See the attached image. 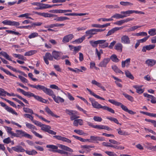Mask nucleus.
Here are the masks:
<instances>
[{"mask_svg": "<svg viewBox=\"0 0 156 156\" xmlns=\"http://www.w3.org/2000/svg\"><path fill=\"white\" fill-rule=\"evenodd\" d=\"M134 13L136 14H144V12L141 11L134 10H128L125 11H124L121 12V13L122 15V18L129 16L130 14H131Z\"/></svg>", "mask_w": 156, "mask_h": 156, "instance_id": "obj_5", "label": "nucleus"}, {"mask_svg": "<svg viewBox=\"0 0 156 156\" xmlns=\"http://www.w3.org/2000/svg\"><path fill=\"white\" fill-rule=\"evenodd\" d=\"M112 19L113 18H115L116 19H119L120 18H122V17L121 13V14L115 13L112 16Z\"/></svg>", "mask_w": 156, "mask_h": 156, "instance_id": "obj_56", "label": "nucleus"}, {"mask_svg": "<svg viewBox=\"0 0 156 156\" xmlns=\"http://www.w3.org/2000/svg\"><path fill=\"white\" fill-rule=\"evenodd\" d=\"M120 4L121 5L124 6L132 5H133V4L132 3L128 2L121 1L120 2Z\"/></svg>", "mask_w": 156, "mask_h": 156, "instance_id": "obj_51", "label": "nucleus"}, {"mask_svg": "<svg viewBox=\"0 0 156 156\" xmlns=\"http://www.w3.org/2000/svg\"><path fill=\"white\" fill-rule=\"evenodd\" d=\"M69 19V18L66 16H60L57 17L56 19H55V20L58 21H62Z\"/></svg>", "mask_w": 156, "mask_h": 156, "instance_id": "obj_44", "label": "nucleus"}, {"mask_svg": "<svg viewBox=\"0 0 156 156\" xmlns=\"http://www.w3.org/2000/svg\"><path fill=\"white\" fill-rule=\"evenodd\" d=\"M86 89L89 92L90 94L91 95H93L94 97L100 99L102 100H105V99L103 98H102L96 94H95L93 92H92L90 89H88V88H87Z\"/></svg>", "mask_w": 156, "mask_h": 156, "instance_id": "obj_33", "label": "nucleus"}, {"mask_svg": "<svg viewBox=\"0 0 156 156\" xmlns=\"http://www.w3.org/2000/svg\"><path fill=\"white\" fill-rule=\"evenodd\" d=\"M39 36V34L37 32H32L30 34L28 37L29 39L34 38L38 37Z\"/></svg>", "mask_w": 156, "mask_h": 156, "instance_id": "obj_41", "label": "nucleus"}, {"mask_svg": "<svg viewBox=\"0 0 156 156\" xmlns=\"http://www.w3.org/2000/svg\"><path fill=\"white\" fill-rule=\"evenodd\" d=\"M12 149L17 152H23L25 151V150L20 146H17L12 147Z\"/></svg>", "mask_w": 156, "mask_h": 156, "instance_id": "obj_26", "label": "nucleus"}, {"mask_svg": "<svg viewBox=\"0 0 156 156\" xmlns=\"http://www.w3.org/2000/svg\"><path fill=\"white\" fill-rule=\"evenodd\" d=\"M31 14L30 13H27L20 15L18 17H25L26 19H30L33 20L32 18L29 16Z\"/></svg>", "mask_w": 156, "mask_h": 156, "instance_id": "obj_45", "label": "nucleus"}, {"mask_svg": "<svg viewBox=\"0 0 156 156\" xmlns=\"http://www.w3.org/2000/svg\"><path fill=\"white\" fill-rule=\"evenodd\" d=\"M85 33L86 34V36H87L88 35L90 36L88 38V39L91 37L92 35L95 34H96L95 31V29H92L88 30L86 31Z\"/></svg>", "mask_w": 156, "mask_h": 156, "instance_id": "obj_31", "label": "nucleus"}, {"mask_svg": "<svg viewBox=\"0 0 156 156\" xmlns=\"http://www.w3.org/2000/svg\"><path fill=\"white\" fill-rule=\"evenodd\" d=\"M123 27H114L109 31L107 33V34L106 35L107 36H109L110 35H111L112 34H114L115 32L116 31L120 30L122 29L123 28Z\"/></svg>", "mask_w": 156, "mask_h": 156, "instance_id": "obj_27", "label": "nucleus"}, {"mask_svg": "<svg viewBox=\"0 0 156 156\" xmlns=\"http://www.w3.org/2000/svg\"><path fill=\"white\" fill-rule=\"evenodd\" d=\"M36 89L39 90H42L48 95L51 90V89L48 88L44 86L40 85H37Z\"/></svg>", "mask_w": 156, "mask_h": 156, "instance_id": "obj_14", "label": "nucleus"}, {"mask_svg": "<svg viewBox=\"0 0 156 156\" xmlns=\"http://www.w3.org/2000/svg\"><path fill=\"white\" fill-rule=\"evenodd\" d=\"M155 45L152 44H150L147 45L143 47L142 49V51L143 52H145L146 50H150L152 49L155 47Z\"/></svg>", "mask_w": 156, "mask_h": 156, "instance_id": "obj_30", "label": "nucleus"}, {"mask_svg": "<svg viewBox=\"0 0 156 156\" xmlns=\"http://www.w3.org/2000/svg\"><path fill=\"white\" fill-rule=\"evenodd\" d=\"M61 54L62 53L60 52L53 51L52 53L53 59L54 58L56 60H59L61 58Z\"/></svg>", "mask_w": 156, "mask_h": 156, "instance_id": "obj_17", "label": "nucleus"}, {"mask_svg": "<svg viewBox=\"0 0 156 156\" xmlns=\"http://www.w3.org/2000/svg\"><path fill=\"white\" fill-rule=\"evenodd\" d=\"M110 61L109 58H105L99 63L98 66L101 67H106Z\"/></svg>", "mask_w": 156, "mask_h": 156, "instance_id": "obj_19", "label": "nucleus"}, {"mask_svg": "<svg viewBox=\"0 0 156 156\" xmlns=\"http://www.w3.org/2000/svg\"><path fill=\"white\" fill-rule=\"evenodd\" d=\"M148 33L150 35L152 36L156 35V29L152 28L150 29L148 31Z\"/></svg>", "mask_w": 156, "mask_h": 156, "instance_id": "obj_46", "label": "nucleus"}, {"mask_svg": "<svg viewBox=\"0 0 156 156\" xmlns=\"http://www.w3.org/2000/svg\"><path fill=\"white\" fill-rule=\"evenodd\" d=\"M12 55L14 57L18 58L22 60H24V57L23 55L20 54H13Z\"/></svg>", "mask_w": 156, "mask_h": 156, "instance_id": "obj_53", "label": "nucleus"}, {"mask_svg": "<svg viewBox=\"0 0 156 156\" xmlns=\"http://www.w3.org/2000/svg\"><path fill=\"white\" fill-rule=\"evenodd\" d=\"M37 52V51L35 50H30L26 52L24 55L25 56H30L35 54Z\"/></svg>", "mask_w": 156, "mask_h": 156, "instance_id": "obj_40", "label": "nucleus"}, {"mask_svg": "<svg viewBox=\"0 0 156 156\" xmlns=\"http://www.w3.org/2000/svg\"><path fill=\"white\" fill-rule=\"evenodd\" d=\"M16 132V133H15L14 137L20 138L24 137L29 139L32 138V136L22 130L17 129Z\"/></svg>", "mask_w": 156, "mask_h": 156, "instance_id": "obj_3", "label": "nucleus"}, {"mask_svg": "<svg viewBox=\"0 0 156 156\" xmlns=\"http://www.w3.org/2000/svg\"><path fill=\"white\" fill-rule=\"evenodd\" d=\"M112 68L114 71L117 73H120L123 74V72L121 71L116 65H113L112 66Z\"/></svg>", "mask_w": 156, "mask_h": 156, "instance_id": "obj_35", "label": "nucleus"}, {"mask_svg": "<svg viewBox=\"0 0 156 156\" xmlns=\"http://www.w3.org/2000/svg\"><path fill=\"white\" fill-rule=\"evenodd\" d=\"M143 94L144 97L148 98V99H147L148 101H149L150 99H151V103L153 104H155L156 103V98L154 96L152 95L146 93H144Z\"/></svg>", "mask_w": 156, "mask_h": 156, "instance_id": "obj_18", "label": "nucleus"}, {"mask_svg": "<svg viewBox=\"0 0 156 156\" xmlns=\"http://www.w3.org/2000/svg\"><path fill=\"white\" fill-rule=\"evenodd\" d=\"M118 133L120 135L126 136L129 135V133L127 132L122 131L120 129H119L118 130Z\"/></svg>", "mask_w": 156, "mask_h": 156, "instance_id": "obj_58", "label": "nucleus"}, {"mask_svg": "<svg viewBox=\"0 0 156 156\" xmlns=\"http://www.w3.org/2000/svg\"><path fill=\"white\" fill-rule=\"evenodd\" d=\"M96 53L98 57V59L99 60L101 59V54L103 53V51L101 50H100L98 51L97 49H96Z\"/></svg>", "mask_w": 156, "mask_h": 156, "instance_id": "obj_57", "label": "nucleus"}, {"mask_svg": "<svg viewBox=\"0 0 156 156\" xmlns=\"http://www.w3.org/2000/svg\"><path fill=\"white\" fill-rule=\"evenodd\" d=\"M105 153L109 156H118L114 152L110 151H105Z\"/></svg>", "mask_w": 156, "mask_h": 156, "instance_id": "obj_60", "label": "nucleus"}, {"mask_svg": "<svg viewBox=\"0 0 156 156\" xmlns=\"http://www.w3.org/2000/svg\"><path fill=\"white\" fill-rule=\"evenodd\" d=\"M49 95L51 96L55 101L57 103H63L64 102L65 100L61 97L56 96L54 94L53 91L51 90L48 94Z\"/></svg>", "mask_w": 156, "mask_h": 156, "instance_id": "obj_7", "label": "nucleus"}, {"mask_svg": "<svg viewBox=\"0 0 156 156\" xmlns=\"http://www.w3.org/2000/svg\"><path fill=\"white\" fill-rule=\"evenodd\" d=\"M62 4H54L52 5H50L48 4H42V3H40V9H47L50 8H52V7L55 6H58L61 5Z\"/></svg>", "mask_w": 156, "mask_h": 156, "instance_id": "obj_15", "label": "nucleus"}, {"mask_svg": "<svg viewBox=\"0 0 156 156\" xmlns=\"http://www.w3.org/2000/svg\"><path fill=\"white\" fill-rule=\"evenodd\" d=\"M26 153L30 155H34L37 154V153L35 150H25Z\"/></svg>", "mask_w": 156, "mask_h": 156, "instance_id": "obj_37", "label": "nucleus"}, {"mask_svg": "<svg viewBox=\"0 0 156 156\" xmlns=\"http://www.w3.org/2000/svg\"><path fill=\"white\" fill-rule=\"evenodd\" d=\"M4 127L8 134L14 137L15 133L12 131V129L11 127L7 126H4Z\"/></svg>", "mask_w": 156, "mask_h": 156, "instance_id": "obj_34", "label": "nucleus"}, {"mask_svg": "<svg viewBox=\"0 0 156 156\" xmlns=\"http://www.w3.org/2000/svg\"><path fill=\"white\" fill-rule=\"evenodd\" d=\"M74 120L73 125L74 126H78L79 125L81 126L83 124V121L82 119H76Z\"/></svg>", "mask_w": 156, "mask_h": 156, "instance_id": "obj_23", "label": "nucleus"}, {"mask_svg": "<svg viewBox=\"0 0 156 156\" xmlns=\"http://www.w3.org/2000/svg\"><path fill=\"white\" fill-rule=\"evenodd\" d=\"M54 137L57 140H62L63 141L69 143L71 142V141L70 140L61 136L56 135L54 136Z\"/></svg>", "mask_w": 156, "mask_h": 156, "instance_id": "obj_20", "label": "nucleus"}, {"mask_svg": "<svg viewBox=\"0 0 156 156\" xmlns=\"http://www.w3.org/2000/svg\"><path fill=\"white\" fill-rule=\"evenodd\" d=\"M0 53L1 55L3 56L7 59L9 61H12L10 57L6 52L1 51L0 52Z\"/></svg>", "mask_w": 156, "mask_h": 156, "instance_id": "obj_43", "label": "nucleus"}, {"mask_svg": "<svg viewBox=\"0 0 156 156\" xmlns=\"http://www.w3.org/2000/svg\"><path fill=\"white\" fill-rule=\"evenodd\" d=\"M141 27V26H134L132 27H130V28H129L128 29V30L129 31H134V30H136V29L139 28L140 27Z\"/></svg>", "mask_w": 156, "mask_h": 156, "instance_id": "obj_63", "label": "nucleus"}, {"mask_svg": "<svg viewBox=\"0 0 156 156\" xmlns=\"http://www.w3.org/2000/svg\"><path fill=\"white\" fill-rule=\"evenodd\" d=\"M45 110L46 112L49 115H50L54 117L55 118H59V116L55 114L52 112L48 107H47L45 108Z\"/></svg>", "mask_w": 156, "mask_h": 156, "instance_id": "obj_36", "label": "nucleus"}, {"mask_svg": "<svg viewBox=\"0 0 156 156\" xmlns=\"http://www.w3.org/2000/svg\"><path fill=\"white\" fill-rule=\"evenodd\" d=\"M115 49L116 50L121 52L122 51V45L120 43L117 44L115 46Z\"/></svg>", "mask_w": 156, "mask_h": 156, "instance_id": "obj_42", "label": "nucleus"}, {"mask_svg": "<svg viewBox=\"0 0 156 156\" xmlns=\"http://www.w3.org/2000/svg\"><path fill=\"white\" fill-rule=\"evenodd\" d=\"M41 127L42 130L50 134L55 135L56 134V132L50 129H51V127L49 126L42 124Z\"/></svg>", "mask_w": 156, "mask_h": 156, "instance_id": "obj_8", "label": "nucleus"}, {"mask_svg": "<svg viewBox=\"0 0 156 156\" xmlns=\"http://www.w3.org/2000/svg\"><path fill=\"white\" fill-rule=\"evenodd\" d=\"M25 124L27 127L30 129L31 131L32 132V131H34V130H37L36 128L33 125L27 122H25Z\"/></svg>", "mask_w": 156, "mask_h": 156, "instance_id": "obj_32", "label": "nucleus"}, {"mask_svg": "<svg viewBox=\"0 0 156 156\" xmlns=\"http://www.w3.org/2000/svg\"><path fill=\"white\" fill-rule=\"evenodd\" d=\"M24 95L26 96L28 98L33 97L34 98L37 100L43 103H45L46 102V101L45 99H43L41 97L35 95L33 93L30 92H25Z\"/></svg>", "mask_w": 156, "mask_h": 156, "instance_id": "obj_6", "label": "nucleus"}, {"mask_svg": "<svg viewBox=\"0 0 156 156\" xmlns=\"http://www.w3.org/2000/svg\"><path fill=\"white\" fill-rule=\"evenodd\" d=\"M55 151L58 153L63 155L64 156H68V153L67 152L62 150H58Z\"/></svg>", "mask_w": 156, "mask_h": 156, "instance_id": "obj_52", "label": "nucleus"}, {"mask_svg": "<svg viewBox=\"0 0 156 156\" xmlns=\"http://www.w3.org/2000/svg\"><path fill=\"white\" fill-rule=\"evenodd\" d=\"M85 37L83 36L78 39H76L74 41H73V44H79L81 43L85 39Z\"/></svg>", "mask_w": 156, "mask_h": 156, "instance_id": "obj_39", "label": "nucleus"}, {"mask_svg": "<svg viewBox=\"0 0 156 156\" xmlns=\"http://www.w3.org/2000/svg\"><path fill=\"white\" fill-rule=\"evenodd\" d=\"M156 61L154 59H148L146 61V63L149 66H152L156 64Z\"/></svg>", "mask_w": 156, "mask_h": 156, "instance_id": "obj_29", "label": "nucleus"}, {"mask_svg": "<svg viewBox=\"0 0 156 156\" xmlns=\"http://www.w3.org/2000/svg\"><path fill=\"white\" fill-rule=\"evenodd\" d=\"M7 92L4 89L0 88V96H5L7 95Z\"/></svg>", "mask_w": 156, "mask_h": 156, "instance_id": "obj_61", "label": "nucleus"}, {"mask_svg": "<svg viewBox=\"0 0 156 156\" xmlns=\"http://www.w3.org/2000/svg\"><path fill=\"white\" fill-rule=\"evenodd\" d=\"M93 147L87 145H82L80 147V150L79 151V152L80 153L83 154L84 153H87L91 151V148Z\"/></svg>", "mask_w": 156, "mask_h": 156, "instance_id": "obj_9", "label": "nucleus"}, {"mask_svg": "<svg viewBox=\"0 0 156 156\" xmlns=\"http://www.w3.org/2000/svg\"><path fill=\"white\" fill-rule=\"evenodd\" d=\"M36 14H37L38 15H40L41 16H43L45 17H48V13H45V12H36L35 13Z\"/></svg>", "mask_w": 156, "mask_h": 156, "instance_id": "obj_64", "label": "nucleus"}, {"mask_svg": "<svg viewBox=\"0 0 156 156\" xmlns=\"http://www.w3.org/2000/svg\"><path fill=\"white\" fill-rule=\"evenodd\" d=\"M46 147L50 149L49 151H52L56 152L55 151L58 150V147L64 151H67L71 152H73V150L70 148L66 146L61 144H58V146L53 145H48L46 146Z\"/></svg>", "mask_w": 156, "mask_h": 156, "instance_id": "obj_1", "label": "nucleus"}, {"mask_svg": "<svg viewBox=\"0 0 156 156\" xmlns=\"http://www.w3.org/2000/svg\"><path fill=\"white\" fill-rule=\"evenodd\" d=\"M123 95L129 100L131 102H133V98L132 97L126 93H123Z\"/></svg>", "mask_w": 156, "mask_h": 156, "instance_id": "obj_54", "label": "nucleus"}, {"mask_svg": "<svg viewBox=\"0 0 156 156\" xmlns=\"http://www.w3.org/2000/svg\"><path fill=\"white\" fill-rule=\"evenodd\" d=\"M74 132L80 135H83L84 136H87L88 135L87 133H84L82 130L75 129Z\"/></svg>", "mask_w": 156, "mask_h": 156, "instance_id": "obj_38", "label": "nucleus"}, {"mask_svg": "<svg viewBox=\"0 0 156 156\" xmlns=\"http://www.w3.org/2000/svg\"><path fill=\"white\" fill-rule=\"evenodd\" d=\"M122 43L124 44H129L130 43V41L129 38L126 35H123L121 38Z\"/></svg>", "mask_w": 156, "mask_h": 156, "instance_id": "obj_21", "label": "nucleus"}, {"mask_svg": "<svg viewBox=\"0 0 156 156\" xmlns=\"http://www.w3.org/2000/svg\"><path fill=\"white\" fill-rule=\"evenodd\" d=\"M43 59L47 65L49 64V63L48 60L52 61L53 59V55L48 52L46 53L45 55L43 56Z\"/></svg>", "mask_w": 156, "mask_h": 156, "instance_id": "obj_13", "label": "nucleus"}, {"mask_svg": "<svg viewBox=\"0 0 156 156\" xmlns=\"http://www.w3.org/2000/svg\"><path fill=\"white\" fill-rule=\"evenodd\" d=\"M91 83L92 84L96 85L98 87L100 88L103 90L104 91L106 90L105 87L102 85L99 82H98L96 80H92L91 81Z\"/></svg>", "mask_w": 156, "mask_h": 156, "instance_id": "obj_22", "label": "nucleus"}, {"mask_svg": "<svg viewBox=\"0 0 156 156\" xmlns=\"http://www.w3.org/2000/svg\"><path fill=\"white\" fill-rule=\"evenodd\" d=\"M65 112L66 114L71 116L70 119L71 120H73L75 119H78L80 118V116L78 115H79L77 112L66 109L65 110Z\"/></svg>", "mask_w": 156, "mask_h": 156, "instance_id": "obj_4", "label": "nucleus"}, {"mask_svg": "<svg viewBox=\"0 0 156 156\" xmlns=\"http://www.w3.org/2000/svg\"><path fill=\"white\" fill-rule=\"evenodd\" d=\"M74 37V35L72 34H70L65 36L63 38L62 41L64 43L69 42Z\"/></svg>", "mask_w": 156, "mask_h": 156, "instance_id": "obj_16", "label": "nucleus"}, {"mask_svg": "<svg viewBox=\"0 0 156 156\" xmlns=\"http://www.w3.org/2000/svg\"><path fill=\"white\" fill-rule=\"evenodd\" d=\"M110 58L112 61L115 62H117L119 61L116 55L114 54L112 55L111 56Z\"/></svg>", "mask_w": 156, "mask_h": 156, "instance_id": "obj_48", "label": "nucleus"}, {"mask_svg": "<svg viewBox=\"0 0 156 156\" xmlns=\"http://www.w3.org/2000/svg\"><path fill=\"white\" fill-rule=\"evenodd\" d=\"M50 87L52 89H55L57 90H61L62 91V90H61L60 88L58 87L57 86H56L55 84H51L50 86Z\"/></svg>", "mask_w": 156, "mask_h": 156, "instance_id": "obj_62", "label": "nucleus"}, {"mask_svg": "<svg viewBox=\"0 0 156 156\" xmlns=\"http://www.w3.org/2000/svg\"><path fill=\"white\" fill-rule=\"evenodd\" d=\"M19 78L20 79L21 81L23 83H28L29 81L25 78L23 77L21 75L18 76Z\"/></svg>", "mask_w": 156, "mask_h": 156, "instance_id": "obj_47", "label": "nucleus"}, {"mask_svg": "<svg viewBox=\"0 0 156 156\" xmlns=\"http://www.w3.org/2000/svg\"><path fill=\"white\" fill-rule=\"evenodd\" d=\"M0 104L1 106L4 107L9 112L15 115H16L17 116L18 114L12 108L6 105L5 104L2 102H0Z\"/></svg>", "mask_w": 156, "mask_h": 156, "instance_id": "obj_11", "label": "nucleus"}, {"mask_svg": "<svg viewBox=\"0 0 156 156\" xmlns=\"http://www.w3.org/2000/svg\"><path fill=\"white\" fill-rule=\"evenodd\" d=\"M102 109L105 110H106L112 113H115L114 111L112 109L106 106H103Z\"/></svg>", "mask_w": 156, "mask_h": 156, "instance_id": "obj_49", "label": "nucleus"}, {"mask_svg": "<svg viewBox=\"0 0 156 156\" xmlns=\"http://www.w3.org/2000/svg\"><path fill=\"white\" fill-rule=\"evenodd\" d=\"M23 110L25 112L29 113L32 114H34L33 111L30 108H23Z\"/></svg>", "mask_w": 156, "mask_h": 156, "instance_id": "obj_59", "label": "nucleus"}, {"mask_svg": "<svg viewBox=\"0 0 156 156\" xmlns=\"http://www.w3.org/2000/svg\"><path fill=\"white\" fill-rule=\"evenodd\" d=\"M2 23L5 25L11 26H19L20 23L19 22L15 21H12L10 20H5L2 21Z\"/></svg>", "mask_w": 156, "mask_h": 156, "instance_id": "obj_10", "label": "nucleus"}, {"mask_svg": "<svg viewBox=\"0 0 156 156\" xmlns=\"http://www.w3.org/2000/svg\"><path fill=\"white\" fill-rule=\"evenodd\" d=\"M125 75L126 77L131 79H133L134 77L128 71H125Z\"/></svg>", "mask_w": 156, "mask_h": 156, "instance_id": "obj_55", "label": "nucleus"}, {"mask_svg": "<svg viewBox=\"0 0 156 156\" xmlns=\"http://www.w3.org/2000/svg\"><path fill=\"white\" fill-rule=\"evenodd\" d=\"M108 101L112 104L117 106H119L120 105H121V103L117 102L113 99H109Z\"/></svg>", "mask_w": 156, "mask_h": 156, "instance_id": "obj_50", "label": "nucleus"}, {"mask_svg": "<svg viewBox=\"0 0 156 156\" xmlns=\"http://www.w3.org/2000/svg\"><path fill=\"white\" fill-rule=\"evenodd\" d=\"M90 44L93 47H96L98 44H99V46L101 48H105L108 46V44L106 42V40H99L95 41H89Z\"/></svg>", "mask_w": 156, "mask_h": 156, "instance_id": "obj_2", "label": "nucleus"}, {"mask_svg": "<svg viewBox=\"0 0 156 156\" xmlns=\"http://www.w3.org/2000/svg\"><path fill=\"white\" fill-rule=\"evenodd\" d=\"M142 85H135L133 86V87L136 90V92L139 94H142L143 93L144 91V89L142 88Z\"/></svg>", "mask_w": 156, "mask_h": 156, "instance_id": "obj_24", "label": "nucleus"}, {"mask_svg": "<svg viewBox=\"0 0 156 156\" xmlns=\"http://www.w3.org/2000/svg\"><path fill=\"white\" fill-rule=\"evenodd\" d=\"M131 59L130 58H128L126 59L124 61H122V67L124 68L125 66L128 67L130 65Z\"/></svg>", "mask_w": 156, "mask_h": 156, "instance_id": "obj_28", "label": "nucleus"}, {"mask_svg": "<svg viewBox=\"0 0 156 156\" xmlns=\"http://www.w3.org/2000/svg\"><path fill=\"white\" fill-rule=\"evenodd\" d=\"M94 128L99 129H105L107 130H111V129L108 126L102 125H95Z\"/></svg>", "mask_w": 156, "mask_h": 156, "instance_id": "obj_25", "label": "nucleus"}, {"mask_svg": "<svg viewBox=\"0 0 156 156\" xmlns=\"http://www.w3.org/2000/svg\"><path fill=\"white\" fill-rule=\"evenodd\" d=\"M91 102L92 106L95 108L100 109L102 108L103 106L99 104L98 102L95 101L94 99L92 98H90L89 99Z\"/></svg>", "mask_w": 156, "mask_h": 156, "instance_id": "obj_12", "label": "nucleus"}]
</instances>
